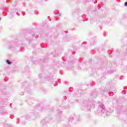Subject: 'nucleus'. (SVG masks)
<instances>
[{
  "instance_id": "nucleus-1",
  "label": "nucleus",
  "mask_w": 127,
  "mask_h": 127,
  "mask_svg": "<svg viewBox=\"0 0 127 127\" xmlns=\"http://www.w3.org/2000/svg\"><path fill=\"white\" fill-rule=\"evenodd\" d=\"M98 113H102V114H105L106 110H105V105L103 104L102 103H100V105L98 110Z\"/></svg>"
},
{
  "instance_id": "nucleus-2",
  "label": "nucleus",
  "mask_w": 127,
  "mask_h": 127,
  "mask_svg": "<svg viewBox=\"0 0 127 127\" xmlns=\"http://www.w3.org/2000/svg\"><path fill=\"white\" fill-rule=\"evenodd\" d=\"M70 119H72V120H76V121H81V118H80L79 116H77V117L76 116H74V117H71Z\"/></svg>"
},
{
  "instance_id": "nucleus-3",
  "label": "nucleus",
  "mask_w": 127,
  "mask_h": 127,
  "mask_svg": "<svg viewBox=\"0 0 127 127\" xmlns=\"http://www.w3.org/2000/svg\"><path fill=\"white\" fill-rule=\"evenodd\" d=\"M6 63L7 64H8V65H10L11 64V62L10 61H9V60H6Z\"/></svg>"
},
{
  "instance_id": "nucleus-4",
  "label": "nucleus",
  "mask_w": 127,
  "mask_h": 127,
  "mask_svg": "<svg viewBox=\"0 0 127 127\" xmlns=\"http://www.w3.org/2000/svg\"><path fill=\"white\" fill-rule=\"evenodd\" d=\"M13 15H15L14 13H10L9 14V17L10 18H12V17H13Z\"/></svg>"
},
{
  "instance_id": "nucleus-5",
  "label": "nucleus",
  "mask_w": 127,
  "mask_h": 127,
  "mask_svg": "<svg viewBox=\"0 0 127 127\" xmlns=\"http://www.w3.org/2000/svg\"><path fill=\"white\" fill-rule=\"evenodd\" d=\"M107 92H108V94L111 97L114 96V93L113 92H110V90L107 91Z\"/></svg>"
},
{
  "instance_id": "nucleus-6",
  "label": "nucleus",
  "mask_w": 127,
  "mask_h": 127,
  "mask_svg": "<svg viewBox=\"0 0 127 127\" xmlns=\"http://www.w3.org/2000/svg\"><path fill=\"white\" fill-rule=\"evenodd\" d=\"M14 50L16 51V52H19L20 49H19V48H17V49L15 48Z\"/></svg>"
},
{
  "instance_id": "nucleus-7",
  "label": "nucleus",
  "mask_w": 127,
  "mask_h": 127,
  "mask_svg": "<svg viewBox=\"0 0 127 127\" xmlns=\"http://www.w3.org/2000/svg\"><path fill=\"white\" fill-rule=\"evenodd\" d=\"M42 125H44V124H46V121H45V120H43L41 121Z\"/></svg>"
},
{
  "instance_id": "nucleus-8",
  "label": "nucleus",
  "mask_w": 127,
  "mask_h": 127,
  "mask_svg": "<svg viewBox=\"0 0 127 127\" xmlns=\"http://www.w3.org/2000/svg\"><path fill=\"white\" fill-rule=\"evenodd\" d=\"M110 113H112V112H109V111L106 112V117H108L109 115H110Z\"/></svg>"
},
{
  "instance_id": "nucleus-9",
  "label": "nucleus",
  "mask_w": 127,
  "mask_h": 127,
  "mask_svg": "<svg viewBox=\"0 0 127 127\" xmlns=\"http://www.w3.org/2000/svg\"><path fill=\"white\" fill-rule=\"evenodd\" d=\"M42 76H43L42 73H40L39 74V78H40V79H41V78H42Z\"/></svg>"
},
{
  "instance_id": "nucleus-10",
  "label": "nucleus",
  "mask_w": 127,
  "mask_h": 127,
  "mask_svg": "<svg viewBox=\"0 0 127 127\" xmlns=\"http://www.w3.org/2000/svg\"><path fill=\"white\" fill-rule=\"evenodd\" d=\"M15 15H20V14L19 13H18V12H15L14 13Z\"/></svg>"
},
{
  "instance_id": "nucleus-11",
  "label": "nucleus",
  "mask_w": 127,
  "mask_h": 127,
  "mask_svg": "<svg viewBox=\"0 0 127 127\" xmlns=\"http://www.w3.org/2000/svg\"><path fill=\"white\" fill-rule=\"evenodd\" d=\"M13 48H14V47L13 46H11L10 48L11 50L13 51Z\"/></svg>"
},
{
  "instance_id": "nucleus-12",
  "label": "nucleus",
  "mask_w": 127,
  "mask_h": 127,
  "mask_svg": "<svg viewBox=\"0 0 127 127\" xmlns=\"http://www.w3.org/2000/svg\"><path fill=\"white\" fill-rule=\"evenodd\" d=\"M43 62L44 63L47 62V59H45V60H44Z\"/></svg>"
},
{
  "instance_id": "nucleus-13",
  "label": "nucleus",
  "mask_w": 127,
  "mask_h": 127,
  "mask_svg": "<svg viewBox=\"0 0 127 127\" xmlns=\"http://www.w3.org/2000/svg\"><path fill=\"white\" fill-rule=\"evenodd\" d=\"M57 15L58 16H61V14H60V13H57Z\"/></svg>"
},
{
  "instance_id": "nucleus-14",
  "label": "nucleus",
  "mask_w": 127,
  "mask_h": 127,
  "mask_svg": "<svg viewBox=\"0 0 127 127\" xmlns=\"http://www.w3.org/2000/svg\"><path fill=\"white\" fill-rule=\"evenodd\" d=\"M50 78H51V77H49V78H48V81H50V82H52V80H51V79H50Z\"/></svg>"
},
{
  "instance_id": "nucleus-15",
  "label": "nucleus",
  "mask_w": 127,
  "mask_h": 127,
  "mask_svg": "<svg viewBox=\"0 0 127 127\" xmlns=\"http://www.w3.org/2000/svg\"><path fill=\"white\" fill-rule=\"evenodd\" d=\"M125 6H127V1L125 3Z\"/></svg>"
},
{
  "instance_id": "nucleus-16",
  "label": "nucleus",
  "mask_w": 127,
  "mask_h": 127,
  "mask_svg": "<svg viewBox=\"0 0 127 127\" xmlns=\"http://www.w3.org/2000/svg\"><path fill=\"white\" fill-rule=\"evenodd\" d=\"M32 36H33V37H34L35 36V34H33Z\"/></svg>"
},
{
  "instance_id": "nucleus-17",
  "label": "nucleus",
  "mask_w": 127,
  "mask_h": 127,
  "mask_svg": "<svg viewBox=\"0 0 127 127\" xmlns=\"http://www.w3.org/2000/svg\"><path fill=\"white\" fill-rule=\"evenodd\" d=\"M55 84H56V81L55 82L54 85H55Z\"/></svg>"
},
{
  "instance_id": "nucleus-18",
  "label": "nucleus",
  "mask_w": 127,
  "mask_h": 127,
  "mask_svg": "<svg viewBox=\"0 0 127 127\" xmlns=\"http://www.w3.org/2000/svg\"><path fill=\"white\" fill-rule=\"evenodd\" d=\"M61 113H62V112L61 111L60 113H59V114H61Z\"/></svg>"
},
{
  "instance_id": "nucleus-19",
  "label": "nucleus",
  "mask_w": 127,
  "mask_h": 127,
  "mask_svg": "<svg viewBox=\"0 0 127 127\" xmlns=\"http://www.w3.org/2000/svg\"><path fill=\"white\" fill-rule=\"evenodd\" d=\"M124 90H123V91H122V93H124Z\"/></svg>"
},
{
  "instance_id": "nucleus-20",
  "label": "nucleus",
  "mask_w": 127,
  "mask_h": 127,
  "mask_svg": "<svg viewBox=\"0 0 127 127\" xmlns=\"http://www.w3.org/2000/svg\"><path fill=\"white\" fill-rule=\"evenodd\" d=\"M26 119H28V118H27V117H26Z\"/></svg>"
},
{
  "instance_id": "nucleus-21",
  "label": "nucleus",
  "mask_w": 127,
  "mask_h": 127,
  "mask_svg": "<svg viewBox=\"0 0 127 127\" xmlns=\"http://www.w3.org/2000/svg\"><path fill=\"white\" fill-rule=\"evenodd\" d=\"M24 124H25V123H24L23 124V125H24Z\"/></svg>"
},
{
  "instance_id": "nucleus-22",
  "label": "nucleus",
  "mask_w": 127,
  "mask_h": 127,
  "mask_svg": "<svg viewBox=\"0 0 127 127\" xmlns=\"http://www.w3.org/2000/svg\"><path fill=\"white\" fill-rule=\"evenodd\" d=\"M36 63V62L35 63Z\"/></svg>"
}]
</instances>
